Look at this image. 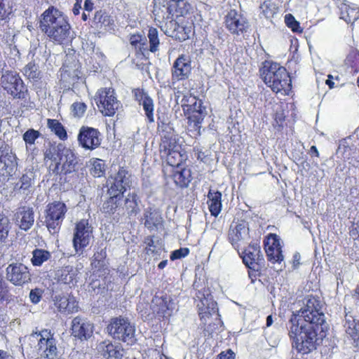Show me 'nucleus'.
<instances>
[{
    "label": "nucleus",
    "instance_id": "nucleus-1",
    "mask_svg": "<svg viewBox=\"0 0 359 359\" xmlns=\"http://www.w3.org/2000/svg\"><path fill=\"white\" fill-rule=\"evenodd\" d=\"M40 28L50 40L61 44L70 38V25L67 17L53 6L41 15Z\"/></svg>",
    "mask_w": 359,
    "mask_h": 359
},
{
    "label": "nucleus",
    "instance_id": "nucleus-2",
    "mask_svg": "<svg viewBox=\"0 0 359 359\" xmlns=\"http://www.w3.org/2000/svg\"><path fill=\"white\" fill-rule=\"evenodd\" d=\"M318 328L311 323L299 322L297 317H291L289 321V335L292 341V348L302 354L316 349Z\"/></svg>",
    "mask_w": 359,
    "mask_h": 359
},
{
    "label": "nucleus",
    "instance_id": "nucleus-3",
    "mask_svg": "<svg viewBox=\"0 0 359 359\" xmlns=\"http://www.w3.org/2000/svg\"><path fill=\"white\" fill-rule=\"evenodd\" d=\"M22 350L34 356H40L47 359H55L58 355L57 341L50 330H43L39 332H33L25 337Z\"/></svg>",
    "mask_w": 359,
    "mask_h": 359
},
{
    "label": "nucleus",
    "instance_id": "nucleus-4",
    "mask_svg": "<svg viewBox=\"0 0 359 359\" xmlns=\"http://www.w3.org/2000/svg\"><path fill=\"white\" fill-rule=\"evenodd\" d=\"M262 79L273 92L288 95L292 81L286 69L278 63L266 62L261 69Z\"/></svg>",
    "mask_w": 359,
    "mask_h": 359
},
{
    "label": "nucleus",
    "instance_id": "nucleus-5",
    "mask_svg": "<svg viewBox=\"0 0 359 359\" xmlns=\"http://www.w3.org/2000/svg\"><path fill=\"white\" fill-rule=\"evenodd\" d=\"M323 302L319 297L309 296L306 299L304 306L297 313L292 314V317L298 318L299 322L311 323L316 327H321L325 324L324 313L322 311Z\"/></svg>",
    "mask_w": 359,
    "mask_h": 359
},
{
    "label": "nucleus",
    "instance_id": "nucleus-6",
    "mask_svg": "<svg viewBox=\"0 0 359 359\" xmlns=\"http://www.w3.org/2000/svg\"><path fill=\"white\" fill-rule=\"evenodd\" d=\"M107 329L114 339L128 344L133 343L135 339V327L128 318L121 316L114 318Z\"/></svg>",
    "mask_w": 359,
    "mask_h": 359
},
{
    "label": "nucleus",
    "instance_id": "nucleus-7",
    "mask_svg": "<svg viewBox=\"0 0 359 359\" xmlns=\"http://www.w3.org/2000/svg\"><path fill=\"white\" fill-rule=\"evenodd\" d=\"M67 211V205L61 201H54L47 205L45 210V223L51 234H55L60 231Z\"/></svg>",
    "mask_w": 359,
    "mask_h": 359
},
{
    "label": "nucleus",
    "instance_id": "nucleus-8",
    "mask_svg": "<svg viewBox=\"0 0 359 359\" xmlns=\"http://www.w3.org/2000/svg\"><path fill=\"white\" fill-rule=\"evenodd\" d=\"M196 297L201 320L206 325L211 316H218L217 302L214 301L209 288L204 287L198 290Z\"/></svg>",
    "mask_w": 359,
    "mask_h": 359
},
{
    "label": "nucleus",
    "instance_id": "nucleus-9",
    "mask_svg": "<svg viewBox=\"0 0 359 359\" xmlns=\"http://www.w3.org/2000/svg\"><path fill=\"white\" fill-rule=\"evenodd\" d=\"M95 101L101 113L107 116H114L121 105L114 89L111 88L99 89L95 95Z\"/></svg>",
    "mask_w": 359,
    "mask_h": 359
},
{
    "label": "nucleus",
    "instance_id": "nucleus-10",
    "mask_svg": "<svg viewBox=\"0 0 359 359\" xmlns=\"http://www.w3.org/2000/svg\"><path fill=\"white\" fill-rule=\"evenodd\" d=\"M93 238V226L88 219H83L76 223L72 242L76 252L82 253Z\"/></svg>",
    "mask_w": 359,
    "mask_h": 359
},
{
    "label": "nucleus",
    "instance_id": "nucleus-11",
    "mask_svg": "<svg viewBox=\"0 0 359 359\" xmlns=\"http://www.w3.org/2000/svg\"><path fill=\"white\" fill-rule=\"evenodd\" d=\"M2 87L13 97H23L25 86L22 80L15 72H6L1 78Z\"/></svg>",
    "mask_w": 359,
    "mask_h": 359
},
{
    "label": "nucleus",
    "instance_id": "nucleus-12",
    "mask_svg": "<svg viewBox=\"0 0 359 359\" xmlns=\"http://www.w3.org/2000/svg\"><path fill=\"white\" fill-rule=\"evenodd\" d=\"M111 184L108 190L109 194H119L121 196L131 187L132 175L123 168L109 179Z\"/></svg>",
    "mask_w": 359,
    "mask_h": 359
},
{
    "label": "nucleus",
    "instance_id": "nucleus-13",
    "mask_svg": "<svg viewBox=\"0 0 359 359\" xmlns=\"http://www.w3.org/2000/svg\"><path fill=\"white\" fill-rule=\"evenodd\" d=\"M79 144L86 150H94L101 144L100 133L97 129L82 126L77 137Z\"/></svg>",
    "mask_w": 359,
    "mask_h": 359
},
{
    "label": "nucleus",
    "instance_id": "nucleus-14",
    "mask_svg": "<svg viewBox=\"0 0 359 359\" xmlns=\"http://www.w3.org/2000/svg\"><path fill=\"white\" fill-rule=\"evenodd\" d=\"M6 278L15 285H22L31 280V274L25 265L11 264L6 268Z\"/></svg>",
    "mask_w": 359,
    "mask_h": 359
},
{
    "label": "nucleus",
    "instance_id": "nucleus-15",
    "mask_svg": "<svg viewBox=\"0 0 359 359\" xmlns=\"http://www.w3.org/2000/svg\"><path fill=\"white\" fill-rule=\"evenodd\" d=\"M225 25L227 29L236 35L243 34L249 28L247 19L236 10H231L226 16Z\"/></svg>",
    "mask_w": 359,
    "mask_h": 359
},
{
    "label": "nucleus",
    "instance_id": "nucleus-16",
    "mask_svg": "<svg viewBox=\"0 0 359 359\" xmlns=\"http://www.w3.org/2000/svg\"><path fill=\"white\" fill-rule=\"evenodd\" d=\"M268 260L272 264H280L284 259L280 241L278 236L271 234L264 243Z\"/></svg>",
    "mask_w": 359,
    "mask_h": 359
},
{
    "label": "nucleus",
    "instance_id": "nucleus-17",
    "mask_svg": "<svg viewBox=\"0 0 359 359\" xmlns=\"http://www.w3.org/2000/svg\"><path fill=\"white\" fill-rule=\"evenodd\" d=\"M93 327L90 321L76 316L72 321V334L80 340H87L92 336Z\"/></svg>",
    "mask_w": 359,
    "mask_h": 359
},
{
    "label": "nucleus",
    "instance_id": "nucleus-18",
    "mask_svg": "<svg viewBox=\"0 0 359 359\" xmlns=\"http://www.w3.org/2000/svg\"><path fill=\"white\" fill-rule=\"evenodd\" d=\"M153 13L155 15V20L159 22H163L165 20H170L175 15L176 16H182L180 15L177 7L165 0L154 3Z\"/></svg>",
    "mask_w": 359,
    "mask_h": 359
},
{
    "label": "nucleus",
    "instance_id": "nucleus-19",
    "mask_svg": "<svg viewBox=\"0 0 359 359\" xmlns=\"http://www.w3.org/2000/svg\"><path fill=\"white\" fill-rule=\"evenodd\" d=\"M191 72V60L184 55L179 56L172 67V79L175 81L187 79Z\"/></svg>",
    "mask_w": 359,
    "mask_h": 359
},
{
    "label": "nucleus",
    "instance_id": "nucleus-20",
    "mask_svg": "<svg viewBox=\"0 0 359 359\" xmlns=\"http://www.w3.org/2000/svg\"><path fill=\"white\" fill-rule=\"evenodd\" d=\"M97 348L105 359H122L124 353V349L120 344L112 343L109 340L100 342Z\"/></svg>",
    "mask_w": 359,
    "mask_h": 359
},
{
    "label": "nucleus",
    "instance_id": "nucleus-21",
    "mask_svg": "<svg viewBox=\"0 0 359 359\" xmlns=\"http://www.w3.org/2000/svg\"><path fill=\"white\" fill-rule=\"evenodd\" d=\"M248 230L245 222L231 226L229 231V241L235 249L238 250L241 244L248 238Z\"/></svg>",
    "mask_w": 359,
    "mask_h": 359
},
{
    "label": "nucleus",
    "instance_id": "nucleus-22",
    "mask_svg": "<svg viewBox=\"0 0 359 359\" xmlns=\"http://www.w3.org/2000/svg\"><path fill=\"white\" fill-rule=\"evenodd\" d=\"M16 224L24 231L29 230L34 224V214L32 208L22 206L18 208L15 214Z\"/></svg>",
    "mask_w": 359,
    "mask_h": 359
},
{
    "label": "nucleus",
    "instance_id": "nucleus-23",
    "mask_svg": "<svg viewBox=\"0 0 359 359\" xmlns=\"http://www.w3.org/2000/svg\"><path fill=\"white\" fill-rule=\"evenodd\" d=\"M154 309L163 317L170 316L176 309L173 300L168 296L155 297L152 301Z\"/></svg>",
    "mask_w": 359,
    "mask_h": 359
},
{
    "label": "nucleus",
    "instance_id": "nucleus-24",
    "mask_svg": "<svg viewBox=\"0 0 359 359\" xmlns=\"http://www.w3.org/2000/svg\"><path fill=\"white\" fill-rule=\"evenodd\" d=\"M134 95L139 104L142 106L149 122L153 123L154 121L153 100L147 93L141 89L135 90Z\"/></svg>",
    "mask_w": 359,
    "mask_h": 359
},
{
    "label": "nucleus",
    "instance_id": "nucleus-25",
    "mask_svg": "<svg viewBox=\"0 0 359 359\" xmlns=\"http://www.w3.org/2000/svg\"><path fill=\"white\" fill-rule=\"evenodd\" d=\"M16 157L12 153L0 151V175L12 176L17 169Z\"/></svg>",
    "mask_w": 359,
    "mask_h": 359
},
{
    "label": "nucleus",
    "instance_id": "nucleus-26",
    "mask_svg": "<svg viewBox=\"0 0 359 359\" xmlns=\"http://www.w3.org/2000/svg\"><path fill=\"white\" fill-rule=\"evenodd\" d=\"M261 256L260 247L258 245H249L242 253L243 263L250 269L256 271L257 262Z\"/></svg>",
    "mask_w": 359,
    "mask_h": 359
},
{
    "label": "nucleus",
    "instance_id": "nucleus-27",
    "mask_svg": "<svg viewBox=\"0 0 359 359\" xmlns=\"http://www.w3.org/2000/svg\"><path fill=\"white\" fill-rule=\"evenodd\" d=\"M161 29L168 36L179 39L180 41L185 40L186 37L182 34L183 27H180L178 23L170 18V20H165L163 22H161Z\"/></svg>",
    "mask_w": 359,
    "mask_h": 359
},
{
    "label": "nucleus",
    "instance_id": "nucleus-28",
    "mask_svg": "<svg viewBox=\"0 0 359 359\" xmlns=\"http://www.w3.org/2000/svg\"><path fill=\"white\" fill-rule=\"evenodd\" d=\"M170 177L176 185L180 187H187L191 180V172L189 168L177 166L170 170Z\"/></svg>",
    "mask_w": 359,
    "mask_h": 359
},
{
    "label": "nucleus",
    "instance_id": "nucleus-29",
    "mask_svg": "<svg viewBox=\"0 0 359 359\" xmlns=\"http://www.w3.org/2000/svg\"><path fill=\"white\" fill-rule=\"evenodd\" d=\"M57 152L60 154V163L62 164V169L65 172H71L77 163L76 157L74 153L69 148L57 147Z\"/></svg>",
    "mask_w": 359,
    "mask_h": 359
},
{
    "label": "nucleus",
    "instance_id": "nucleus-30",
    "mask_svg": "<svg viewBox=\"0 0 359 359\" xmlns=\"http://www.w3.org/2000/svg\"><path fill=\"white\" fill-rule=\"evenodd\" d=\"M40 136L39 131L33 128L28 129L22 135V139L25 142L26 151L32 159L39 153V149L35 147V142Z\"/></svg>",
    "mask_w": 359,
    "mask_h": 359
},
{
    "label": "nucleus",
    "instance_id": "nucleus-31",
    "mask_svg": "<svg viewBox=\"0 0 359 359\" xmlns=\"http://www.w3.org/2000/svg\"><path fill=\"white\" fill-rule=\"evenodd\" d=\"M55 305L60 312L73 313L78 311V303L73 297L56 296Z\"/></svg>",
    "mask_w": 359,
    "mask_h": 359
},
{
    "label": "nucleus",
    "instance_id": "nucleus-32",
    "mask_svg": "<svg viewBox=\"0 0 359 359\" xmlns=\"http://www.w3.org/2000/svg\"><path fill=\"white\" fill-rule=\"evenodd\" d=\"M191 102V104L189 105L188 110L191 111L193 114L190 118H193L195 125L198 126V124L201 123L206 114V109L203 106L202 100L196 99V97L192 98Z\"/></svg>",
    "mask_w": 359,
    "mask_h": 359
},
{
    "label": "nucleus",
    "instance_id": "nucleus-33",
    "mask_svg": "<svg viewBox=\"0 0 359 359\" xmlns=\"http://www.w3.org/2000/svg\"><path fill=\"white\" fill-rule=\"evenodd\" d=\"M78 270L73 266H65L57 270L55 276L58 282L64 284H71L76 279Z\"/></svg>",
    "mask_w": 359,
    "mask_h": 359
},
{
    "label": "nucleus",
    "instance_id": "nucleus-34",
    "mask_svg": "<svg viewBox=\"0 0 359 359\" xmlns=\"http://www.w3.org/2000/svg\"><path fill=\"white\" fill-rule=\"evenodd\" d=\"M209 210L212 216L217 217L222 209V194L219 191L210 190L208 194Z\"/></svg>",
    "mask_w": 359,
    "mask_h": 359
},
{
    "label": "nucleus",
    "instance_id": "nucleus-35",
    "mask_svg": "<svg viewBox=\"0 0 359 359\" xmlns=\"http://www.w3.org/2000/svg\"><path fill=\"white\" fill-rule=\"evenodd\" d=\"M35 178V173L32 170H26L22 175L17 186H19V189L23 194L28 195L32 192V185Z\"/></svg>",
    "mask_w": 359,
    "mask_h": 359
},
{
    "label": "nucleus",
    "instance_id": "nucleus-36",
    "mask_svg": "<svg viewBox=\"0 0 359 359\" xmlns=\"http://www.w3.org/2000/svg\"><path fill=\"white\" fill-rule=\"evenodd\" d=\"M341 19L353 26L359 20V8L355 6L344 5L341 8Z\"/></svg>",
    "mask_w": 359,
    "mask_h": 359
},
{
    "label": "nucleus",
    "instance_id": "nucleus-37",
    "mask_svg": "<svg viewBox=\"0 0 359 359\" xmlns=\"http://www.w3.org/2000/svg\"><path fill=\"white\" fill-rule=\"evenodd\" d=\"M346 334L354 340L358 345L359 342V320H355L352 316H346L344 325Z\"/></svg>",
    "mask_w": 359,
    "mask_h": 359
},
{
    "label": "nucleus",
    "instance_id": "nucleus-38",
    "mask_svg": "<svg viewBox=\"0 0 359 359\" xmlns=\"http://www.w3.org/2000/svg\"><path fill=\"white\" fill-rule=\"evenodd\" d=\"M177 150H181V146L177 142L175 135H167L162 137L160 144V154Z\"/></svg>",
    "mask_w": 359,
    "mask_h": 359
},
{
    "label": "nucleus",
    "instance_id": "nucleus-39",
    "mask_svg": "<svg viewBox=\"0 0 359 359\" xmlns=\"http://www.w3.org/2000/svg\"><path fill=\"white\" fill-rule=\"evenodd\" d=\"M144 226L149 229H157L161 225L162 217L157 211L146 210L144 214Z\"/></svg>",
    "mask_w": 359,
    "mask_h": 359
},
{
    "label": "nucleus",
    "instance_id": "nucleus-40",
    "mask_svg": "<svg viewBox=\"0 0 359 359\" xmlns=\"http://www.w3.org/2000/svg\"><path fill=\"white\" fill-rule=\"evenodd\" d=\"M78 61L72 56H67L61 69L70 77H79L80 73Z\"/></svg>",
    "mask_w": 359,
    "mask_h": 359
},
{
    "label": "nucleus",
    "instance_id": "nucleus-41",
    "mask_svg": "<svg viewBox=\"0 0 359 359\" xmlns=\"http://www.w3.org/2000/svg\"><path fill=\"white\" fill-rule=\"evenodd\" d=\"M162 158H165L171 169L180 166L183 161L181 150L172 151L161 154Z\"/></svg>",
    "mask_w": 359,
    "mask_h": 359
},
{
    "label": "nucleus",
    "instance_id": "nucleus-42",
    "mask_svg": "<svg viewBox=\"0 0 359 359\" xmlns=\"http://www.w3.org/2000/svg\"><path fill=\"white\" fill-rule=\"evenodd\" d=\"M90 172L95 177H100L105 172V163L100 158H92L89 161Z\"/></svg>",
    "mask_w": 359,
    "mask_h": 359
},
{
    "label": "nucleus",
    "instance_id": "nucleus-43",
    "mask_svg": "<svg viewBox=\"0 0 359 359\" xmlns=\"http://www.w3.org/2000/svg\"><path fill=\"white\" fill-rule=\"evenodd\" d=\"M50 253L45 250L35 249L32 252V264L34 266H39L50 258Z\"/></svg>",
    "mask_w": 359,
    "mask_h": 359
},
{
    "label": "nucleus",
    "instance_id": "nucleus-44",
    "mask_svg": "<svg viewBox=\"0 0 359 359\" xmlns=\"http://www.w3.org/2000/svg\"><path fill=\"white\" fill-rule=\"evenodd\" d=\"M93 22L97 27H107L114 23V20L106 12L100 10L95 13Z\"/></svg>",
    "mask_w": 359,
    "mask_h": 359
},
{
    "label": "nucleus",
    "instance_id": "nucleus-45",
    "mask_svg": "<svg viewBox=\"0 0 359 359\" xmlns=\"http://www.w3.org/2000/svg\"><path fill=\"white\" fill-rule=\"evenodd\" d=\"M138 202L139 198L135 194H128L126 199V208L130 216L136 215L140 211Z\"/></svg>",
    "mask_w": 359,
    "mask_h": 359
},
{
    "label": "nucleus",
    "instance_id": "nucleus-46",
    "mask_svg": "<svg viewBox=\"0 0 359 359\" xmlns=\"http://www.w3.org/2000/svg\"><path fill=\"white\" fill-rule=\"evenodd\" d=\"M48 128L55 133L61 140H65L67 137V132L62 125L57 120L48 119Z\"/></svg>",
    "mask_w": 359,
    "mask_h": 359
},
{
    "label": "nucleus",
    "instance_id": "nucleus-47",
    "mask_svg": "<svg viewBox=\"0 0 359 359\" xmlns=\"http://www.w3.org/2000/svg\"><path fill=\"white\" fill-rule=\"evenodd\" d=\"M259 8L261 11V13L266 18H271L273 17V15L278 11V7L276 6V4L270 0L264 1L260 5Z\"/></svg>",
    "mask_w": 359,
    "mask_h": 359
},
{
    "label": "nucleus",
    "instance_id": "nucleus-48",
    "mask_svg": "<svg viewBox=\"0 0 359 359\" xmlns=\"http://www.w3.org/2000/svg\"><path fill=\"white\" fill-rule=\"evenodd\" d=\"M109 198L103 203L102 210L106 213L111 214L114 213L118 207V200L120 199L122 196L119 194H116L115 196L114 194H109Z\"/></svg>",
    "mask_w": 359,
    "mask_h": 359
},
{
    "label": "nucleus",
    "instance_id": "nucleus-49",
    "mask_svg": "<svg viewBox=\"0 0 359 359\" xmlns=\"http://www.w3.org/2000/svg\"><path fill=\"white\" fill-rule=\"evenodd\" d=\"M11 229L9 219L0 213V242H4L8 237Z\"/></svg>",
    "mask_w": 359,
    "mask_h": 359
},
{
    "label": "nucleus",
    "instance_id": "nucleus-50",
    "mask_svg": "<svg viewBox=\"0 0 359 359\" xmlns=\"http://www.w3.org/2000/svg\"><path fill=\"white\" fill-rule=\"evenodd\" d=\"M148 38L149 41V50L151 52H156L159 45L158 31L156 28L151 27L149 29Z\"/></svg>",
    "mask_w": 359,
    "mask_h": 359
},
{
    "label": "nucleus",
    "instance_id": "nucleus-51",
    "mask_svg": "<svg viewBox=\"0 0 359 359\" xmlns=\"http://www.w3.org/2000/svg\"><path fill=\"white\" fill-rule=\"evenodd\" d=\"M285 22L286 25L294 32H301L302 29L299 22L291 14H287L285 16Z\"/></svg>",
    "mask_w": 359,
    "mask_h": 359
},
{
    "label": "nucleus",
    "instance_id": "nucleus-52",
    "mask_svg": "<svg viewBox=\"0 0 359 359\" xmlns=\"http://www.w3.org/2000/svg\"><path fill=\"white\" fill-rule=\"evenodd\" d=\"M11 12L9 0H0V20L6 19Z\"/></svg>",
    "mask_w": 359,
    "mask_h": 359
},
{
    "label": "nucleus",
    "instance_id": "nucleus-53",
    "mask_svg": "<svg viewBox=\"0 0 359 359\" xmlns=\"http://www.w3.org/2000/svg\"><path fill=\"white\" fill-rule=\"evenodd\" d=\"M25 75L29 79H36L39 78V73L37 72L36 66L32 63H29L24 68Z\"/></svg>",
    "mask_w": 359,
    "mask_h": 359
},
{
    "label": "nucleus",
    "instance_id": "nucleus-54",
    "mask_svg": "<svg viewBox=\"0 0 359 359\" xmlns=\"http://www.w3.org/2000/svg\"><path fill=\"white\" fill-rule=\"evenodd\" d=\"M8 293V285L3 279V276L0 273V302L7 299Z\"/></svg>",
    "mask_w": 359,
    "mask_h": 359
},
{
    "label": "nucleus",
    "instance_id": "nucleus-55",
    "mask_svg": "<svg viewBox=\"0 0 359 359\" xmlns=\"http://www.w3.org/2000/svg\"><path fill=\"white\" fill-rule=\"evenodd\" d=\"M189 253V250L187 248H181L174 250L170 255V259L175 260L187 257Z\"/></svg>",
    "mask_w": 359,
    "mask_h": 359
},
{
    "label": "nucleus",
    "instance_id": "nucleus-56",
    "mask_svg": "<svg viewBox=\"0 0 359 359\" xmlns=\"http://www.w3.org/2000/svg\"><path fill=\"white\" fill-rule=\"evenodd\" d=\"M91 60H96L97 65H93V67L95 69V71H97L101 65L100 63L104 62V55L101 52H100L98 49H97L96 50H93Z\"/></svg>",
    "mask_w": 359,
    "mask_h": 359
},
{
    "label": "nucleus",
    "instance_id": "nucleus-57",
    "mask_svg": "<svg viewBox=\"0 0 359 359\" xmlns=\"http://www.w3.org/2000/svg\"><path fill=\"white\" fill-rule=\"evenodd\" d=\"M86 109V106L83 102H76L72 104V110L74 115L81 116L83 114Z\"/></svg>",
    "mask_w": 359,
    "mask_h": 359
},
{
    "label": "nucleus",
    "instance_id": "nucleus-58",
    "mask_svg": "<svg viewBox=\"0 0 359 359\" xmlns=\"http://www.w3.org/2000/svg\"><path fill=\"white\" fill-rule=\"evenodd\" d=\"M42 296V291L40 289L35 288L29 292V299L33 304H38Z\"/></svg>",
    "mask_w": 359,
    "mask_h": 359
},
{
    "label": "nucleus",
    "instance_id": "nucleus-59",
    "mask_svg": "<svg viewBox=\"0 0 359 359\" xmlns=\"http://www.w3.org/2000/svg\"><path fill=\"white\" fill-rule=\"evenodd\" d=\"M56 151H57V149L55 147H50L49 149H47L44 153V161L46 162L48 160H50L53 162L57 161V158L55 156Z\"/></svg>",
    "mask_w": 359,
    "mask_h": 359
},
{
    "label": "nucleus",
    "instance_id": "nucleus-60",
    "mask_svg": "<svg viewBox=\"0 0 359 359\" xmlns=\"http://www.w3.org/2000/svg\"><path fill=\"white\" fill-rule=\"evenodd\" d=\"M145 39L140 34H133L130 38V43L132 46H137L138 44H141L142 41Z\"/></svg>",
    "mask_w": 359,
    "mask_h": 359
},
{
    "label": "nucleus",
    "instance_id": "nucleus-61",
    "mask_svg": "<svg viewBox=\"0 0 359 359\" xmlns=\"http://www.w3.org/2000/svg\"><path fill=\"white\" fill-rule=\"evenodd\" d=\"M216 359H235V353L229 349L226 352H222Z\"/></svg>",
    "mask_w": 359,
    "mask_h": 359
},
{
    "label": "nucleus",
    "instance_id": "nucleus-62",
    "mask_svg": "<svg viewBox=\"0 0 359 359\" xmlns=\"http://www.w3.org/2000/svg\"><path fill=\"white\" fill-rule=\"evenodd\" d=\"M60 165V161H52V163L49 165L48 167L49 171L51 172L53 174L57 175L59 173Z\"/></svg>",
    "mask_w": 359,
    "mask_h": 359
},
{
    "label": "nucleus",
    "instance_id": "nucleus-63",
    "mask_svg": "<svg viewBox=\"0 0 359 359\" xmlns=\"http://www.w3.org/2000/svg\"><path fill=\"white\" fill-rule=\"evenodd\" d=\"M301 256L299 252H295L292 257V269H297L300 265Z\"/></svg>",
    "mask_w": 359,
    "mask_h": 359
},
{
    "label": "nucleus",
    "instance_id": "nucleus-64",
    "mask_svg": "<svg viewBox=\"0 0 359 359\" xmlns=\"http://www.w3.org/2000/svg\"><path fill=\"white\" fill-rule=\"evenodd\" d=\"M350 235L355 240V238H359V224H356V226L353 227L351 231Z\"/></svg>",
    "mask_w": 359,
    "mask_h": 359
}]
</instances>
